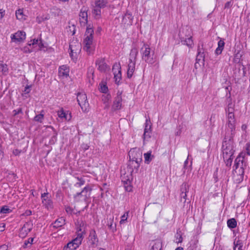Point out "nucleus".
Returning <instances> with one entry per match:
<instances>
[{"label":"nucleus","mask_w":250,"mask_h":250,"mask_svg":"<svg viewBox=\"0 0 250 250\" xmlns=\"http://www.w3.org/2000/svg\"><path fill=\"white\" fill-rule=\"evenodd\" d=\"M122 182L124 183V188H127L130 183L129 179L125 178V176H122Z\"/></svg>","instance_id":"obj_41"},{"label":"nucleus","mask_w":250,"mask_h":250,"mask_svg":"<svg viewBox=\"0 0 250 250\" xmlns=\"http://www.w3.org/2000/svg\"><path fill=\"white\" fill-rule=\"evenodd\" d=\"M65 223V220L63 217H60L57 219L53 224L54 228H58L62 227Z\"/></svg>","instance_id":"obj_28"},{"label":"nucleus","mask_w":250,"mask_h":250,"mask_svg":"<svg viewBox=\"0 0 250 250\" xmlns=\"http://www.w3.org/2000/svg\"><path fill=\"white\" fill-rule=\"evenodd\" d=\"M122 106V98L121 93H117V96L115 97V100L112 105V108L114 110H119L121 109Z\"/></svg>","instance_id":"obj_16"},{"label":"nucleus","mask_w":250,"mask_h":250,"mask_svg":"<svg viewBox=\"0 0 250 250\" xmlns=\"http://www.w3.org/2000/svg\"><path fill=\"white\" fill-rule=\"evenodd\" d=\"M31 42H32L33 47H34L35 48V47H38L36 49H34V51L36 50L42 49V46H43L41 40L33 39V40L31 41Z\"/></svg>","instance_id":"obj_26"},{"label":"nucleus","mask_w":250,"mask_h":250,"mask_svg":"<svg viewBox=\"0 0 250 250\" xmlns=\"http://www.w3.org/2000/svg\"><path fill=\"white\" fill-rule=\"evenodd\" d=\"M183 190L182 191L180 196H181V198H184L185 199V201L186 200V197H187V188H183Z\"/></svg>","instance_id":"obj_46"},{"label":"nucleus","mask_w":250,"mask_h":250,"mask_svg":"<svg viewBox=\"0 0 250 250\" xmlns=\"http://www.w3.org/2000/svg\"><path fill=\"white\" fill-rule=\"evenodd\" d=\"M93 38L94 30L89 25L86 27L83 41V49L88 54L92 53L94 50Z\"/></svg>","instance_id":"obj_2"},{"label":"nucleus","mask_w":250,"mask_h":250,"mask_svg":"<svg viewBox=\"0 0 250 250\" xmlns=\"http://www.w3.org/2000/svg\"><path fill=\"white\" fill-rule=\"evenodd\" d=\"M175 250H183V248L182 247H178Z\"/></svg>","instance_id":"obj_63"},{"label":"nucleus","mask_w":250,"mask_h":250,"mask_svg":"<svg viewBox=\"0 0 250 250\" xmlns=\"http://www.w3.org/2000/svg\"><path fill=\"white\" fill-rule=\"evenodd\" d=\"M21 151L18 149H16L15 150H13V153L14 155H19L21 153Z\"/></svg>","instance_id":"obj_52"},{"label":"nucleus","mask_w":250,"mask_h":250,"mask_svg":"<svg viewBox=\"0 0 250 250\" xmlns=\"http://www.w3.org/2000/svg\"><path fill=\"white\" fill-rule=\"evenodd\" d=\"M125 17H128V18H131V20H132V15L130 14H125Z\"/></svg>","instance_id":"obj_60"},{"label":"nucleus","mask_w":250,"mask_h":250,"mask_svg":"<svg viewBox=\"0 0 250 250\" xmlns=\"http://www.w3.org/2000/svg\"><path fill=\"white\" fill-rule=\"evenodd\" d=\"M112 71L114 75L121 73V67L119 64H115L113 66Z\"/></svg>","instance_id":"obj_38"},{"label":"nucleus","mask_w":250,"mask_h":250,"mask_svg":"<svg viewBox=\"0 0 250 250\" xmlns=\"http://www.w3.org/2000/svg\"><path fill=\"white\" fill-rule=\"evenodd\" d=\"M24 91L25 92H26L27 93H29V92L30 91V87L29 86H28V85H27L25 87Z\"/></svg>","instance_id":"obj_55"},{"label":"nucleus","mask_w":250,"mask_h":250,"mask_svg":"<svg viewBox=\"0 0 250 250\" xmlns=\"http://www.w3.org/2000/svg\"><path fill=\"white\" fill-rule=\"evenodd\" d=\"M114 79L115 82L116 83L119 84V82L121 81L122 79V74L121 73L116 74V75H114Z\"/></svg>","instance_id":"obj_43"},{"label":"nucleus","mask_w":250,"mask_h":250,"mask_svg":"<svg viewBox=\"0 0 250 250\" xmlns=\"http://www.w3.org/2000/svg\"><path fill=\"white\" fill-rule=\"evenodd\" d=\"M34 239L33 238H29L27 240H25L24 243V247H27L28 245H31L33 243Z\"/></svg>","instance_id":"obj_45"},{"label":"nucleus","mask_w":250,"mask_h":250,"mask_svg":"<svg viewBox=\"0 0 250 250\" xmlns=\"http://www.w3.org/2000/svg\"><path fill=\"white\" fill-rule=\"evenodd\" d=\"M25 38L26 34L22 31H18L15 33L11 35L12 42L16 43H20L23 42Z\"/></svg>","instance_id":"obj_11"},{"label":"nucleus","mask_w":250,"mask_h":250,"mask_svg":"<svg viewBox=\"0 0 250 250\" xmlns=\"http://www.w3.org/2000/svg\"><path fill=\"white\" fill-rule=\"evenodd\" d=\"M138 54V50L137 48L136 47L132 48L129 54L128 62H136Z\"/></svg>","instance_id":"obj_21"},{"label":"nucleus","mask_w":250,"mask_h":250,"mask_svg":"<svg viewBox=\"0 0 250 250\" xmlns=\"http://www.w3.org/2000/svg\"><path fill=\"white\" fill-rule=\"evenodd\" d=\"M16 16L18 20L23 21L26 20V16L23 14V9H19L16 11Z\"/></svg>","instance_id":"obj_27"},{"label":"nucleus","mask_w":250,"mask_h":250,"mask_svg":"<svg viewBox=\"0 0 250 250\" xmlns=\"http://www.w3.org/2000/svg\"><path fill=\"white\" fill-rule=\"evenodd\" d=\"M100 90L101 92L106 93L108 91V88L106 85L104 83L100 84Z\"/></svg>","instance_id":"obj_42"},{"label":"nucleus","mask_w":250,"mask_h":250,"mask_svg":"<svg viewBox=\"0 0 250 250\" xmlns=\"http://www.w3.org/2000/svg\"><path fill=\"white\" fill-rule=\"evenodd\" d=\"M57 133H55V135L52 137V140L54 141V140L56 141L57 140Z\"/></svg>","instance_id":"obj_61"},{"label":"nucleus","mask_w":250,"mask_h":250,"mask_svg":"<svg viewBox=\"0 0 250 250\" xmlns=\"http://www.w3.org/2000/svg\"><path fill=\"white\" fill-rule=\"evenodd\" d=\"M89 239L92 246L96 247L97 246L99 240L96 235V231L94 230H92L90 231Z\"/></svg>","instance_id":"obj_20"},{"label":"nucleus","mask_w":250,"mask_h":250,"mask_svg":"<svg viewBox=\"0 0 250 250\" xmlns=\"http://www.w3.org/2000/svg\"><path fill=\"white\" fill-rule=\"evenodd\" d=\"M136 62H128L127 76L128 78H131L135 71Z\"/></svg>","instance_id":"obj_22"},{"label":"nucleus","mask_w":250,"mask_h":250,"mask_svg":"<svg viewBox=\"0 0 250 250\" xmlns=\"http://www.w3.org/2000/svg\"><path fill=\"white\" fill-rule=\"evenodd\" d=\"M78 104L83 112H87L88 110L89 104L87 101L86 95L84 93H79L77 97Z\"/></svg>","instance_id":"obj_8"},{"label":"nucleus","mask_w":250,"mask_h":250,"mask_svg":"<svg viewBox=\"0 0 250 250\" xmlns=\"http://www.w3.org/2000/svg\"><path fill=\"white\" fill-rule=\"evenodd\" d=\"M32 214V211L30 210H26L24 213L22 214V215L24 216H30Z\"/></svg>","instance_id":"obj_49"},{"label":"nucleus","mask_w":250,"mask_h":250,"mask_svg":"<svg viewBox=\"0 0 250 250\" xmlns=\"http://www.w3.org/2000/svg\"><path fill=\"white\" fill-rule=\"evenodd\" d=\"M58 117L62 121H70L71 119V113L69 110H64L62 107H61L57 112Z\"/></svg>","instance_id":"obj_12"},{"label":"nucleus","mask_w":250,"mask_h":250,"mask_svg":"<svg viewBox=\"0 0 250 250\" xmlns=\"http://www.w3.org/2000/svg\"><path fill=\"white\" fill-rule=\"evenodd\" d=\"M5 11L4 10L0 9V19H2L5 15Z\"/></svg>","instance_id":"obj_50"},{"label":"nucleus","mask_w":250,"mask_h":250,"mask_svg":"<svg viewBox=\"0 0 250 250\" xmlns=\"http://www.w3.org/2000/svg\"><path fill=\"white\" fill-rule=\"evenodd\" d=\"M228 227L230 229H234L237 226V222L234 218H231L227 221Z\"/></svg>","instance_id":"obj_37"},{"label":"nucleus","mask_w":250,"mask_h":250,"mask_svg":"<svg viewBox=\"0 0 250 250\" xmlns=\"http://www.w3.org/2000/svg\"><path fill=\"white\" fill-rule=\"evenodd\" d=\"M0 250H8V247L5 245L0 246Z\"/></svg>","instance_id":"obj_53"},{"label":"nucleus","mask_w":250,"mask_h":250,"mask_svg":"<svg viewBox=\"0 0 250 250\" xmlns=\"http://www.w3.org/2000/svg\"><path fill=\"white\" fill-rule=\"evenodd\" d=\"M89 188H83V189L82 190V191L81 192V193H78L77 194L78 195H80L82 193H83L85 190L86 191V192L87 191L88 189H89ZM90 189L91 188H90Z\"/></svg>","instance_id":"obj_58"},{"label":"nucleus","mask_w":250,"mask_h":250,"mask_svg":"<svg viewBox=\"0 0 250 250\" xmlns=\"http://www.w3.org/2000/svg\"><path fill=\"white\" fill-rule=\"evenodd\" d=\"M34 47H33L32 42L31 41L30 42L25 46L23 47L21 50L24 52V53H30L32 51H34Z\"/></svg>","instance_id":"obj_36"},{"label":"nucleus","mask_w":250,"mask_h":250,"mask_svg":"<svg viewBox=\"0 0 250 250\" xmlns=\"http://www.w3.org/2000/svg\"><path fill=\"white\" fill-rule=\"evenodd\" d=\"M234 108L231 104L228 105V108L226 109L227 113V125L232 132L235 130L236 120L234 114Z\"/></svg>","instance_id":"obj_4"},{"label":"nucleus","mask_w":250,"mask_h":250,"mask_svg":"<svg viewBox=\"0 0 250 250\" xmlns=\"http://www.w3.org/2000/svg\"><path fill=\"white\" fill-rule=\"evenodd\" d=\"M9 72V69L6 64L0 62V76H6Z\"/></svg>","instance_id":"obj_25"},{"label":"nucleus","mask_w":250,"mask_h":250,"mask_svg":"<svg viewBox=\"0 0 250 250\" xmlns=\"http://www.w3.org/2000/svg\"><path fill=\"white\" fill-rule=\"evenodd\" d=\"M239 163L236 164L235 163V169L233 173V179L234 182L236 183H240L244 178V169L242 166H239Z\"/></svg>","instance_id":"obj_7"},{"label":"nucleus","mask_w":250,"mask_h":250,"mask_svg":"<svg viewBox=\"0 0 250 250\" xmlns=\"http://www.w3.org/2000/svg\"><path fill=\"white\" fill-rule=\"evenodd\" d=\"M225 46V42L223 40L220 39L219 41L218 42V47L216 49L215 53L216 54L219 55L220 54L223 50L224 49Z\"/></svg>","instance_id":"obj_29"},{"label":"nucleus","mask_w":250,"mask_h":250,"mask_svg":"<svg viewBox=\"0 0 250 250\" xmlns=\"http://www.w3.org/2000/svg\"><path fill=\"white\" fill-rule=\"evenodd\" d=\"M77 248L78 247L75 244V243H73L72 241H71L63 247V250H76Z\"/></svg>","instance_id":"obj_31"},{"label":"nucleus","mask_w":250,"mask_h":250,"mask_svg":"<svg viewBox=\"0 0 250 250\" xmlns=\"http://www.w3.org/2000/svg\"><path fill=\"white\" fill-rule=\"evenodd\" d=\"M5 224L3 223H0V231L2 232L4 230Z\"/></svg>","instance_id":"obj_51"},{"label":"nucleus","mask_w":250,"mask_h":250,"mask_svg":"<svg viewBox=\"0 0 250 250\" xmlns=\"http://www.w3.org/2000/svg\"><path fill=\"white\" fill-rule=\"evenodd\" d=\"M107 4V0H95L94 4L98 7L102 9L106 7Z\"/></svg>","instance_id":"obj_30"},{"label":"nucleus","mask_w":250,"mask_h":250,"mask_svg":"<svg viewBox=\"0 0 250 250\" xmlns=\"http://www.w3.org/2000/svg\"><path fill=\"white\" fill-rule=\"evenodd\" d=\"M92 13L96 19H99L101 17V9L97 7L95 4L93 6Z\"/></svg>","instance_id":"obj_34"},{"label":"nucleus","mask_w":250,"mask_h":250,"mask_svg":"<svg viewBox=\"0 0 250 250\" xmlns=\"http://www.w3.org/2000/svg\"><path fill=\"white\" fill-rule=\"evenodd\" d=\"M69 54L71 59L73 61H76L81 50V44L77 41L73 40L69 44Z\"/></svg>","instance_id":"obj_6"},{"label":"nucleus","mask_w":250,"mask_h":250,"mask_svg":"<svg viewBox=\"0 0 250 250\" xmlns=\"http://www.w3.org/2000/svg\"><path fill=\"white\" fill-rule=\"evenodd\" d=\"M105 99L104 100V99H103V101H104V102H107L109 99L110 98V96L109 95H106V96L104 97V98Z\"/></svg>","instance_id":"obj_56"},{"label":"nucleus","mask_w":250,"mask_h":250,"mask_svg":"<svg viewBox=\"0 0 250 250\" xmlns=\"http://www.w3.org/2000/svg\"><path fill=\"white\" fill-rule=\"evenodd\" d=\"M65 210L67 213H71L72 212V209L70 207H67L65 208Z\"/></svg>","instance_id":"obj_54"},{"label":"nucleus","mask_w":250,"mask_h":250,"mask_svg":"<svg viewBox=\"0 0 250 250\" xmlns=\"http://www.w3.org/2000/svg\"><path fill=\"white\" fill-rule=\"evenodd\" d=\"M243 247V244L241 240L236 239L233 242V250H236V248H238V250H243L242 248Z\"/></svg>","instance_id":"obj_33"},{"label":"nucleus","mask_w":250,"mask_h":250,"mask_svg":"<svg viewBox=\"0 0 250 250\" xmlns=\"http://www.w3.org/2000/svg\"><path fill=\"white\" fill-rule=\"evenodd\" d=\"M48 193L44 192L42 194V203L44 206L48 209L52 208V202L47 197Z\"/></svg>","instance_id":"obj_17"},{"label":"nucleus","mask_w":250,"mask_h":250,"mask_svg":"<svg viewBox=\"0 0 250 250\" xmlns=\"http://www.w3.org/2000/svg\"><path fill=\"white\" fill-rule=\"evenodd\" d=\"M83 238V232H78L77 234V236L75 238L73 239L72 241L73 243H75L77 247L78 248L80 245L82 244V240Z\"/></svg>","instance_id":"obj_24"},{"label":"nucleus","mask_w":250,"mask_h":250,"mask_svg":"<svg viewBox=\"0 0 250 250\" xmlns=\"http://www.w3.org/2000/svg\"><path fill=\"white\" fill-rule=\"evenodd\" d=\"M162 248V243L160 240H158L154 242L150 250H161Z\"/></svg>","instance_id":"obj_32"},{"label":"nucleus","mask_w":250,"mask_h":250,"mask_svg":"<svg viewBox=\"0 0 250 250\" xmlns=\"http://www.w3.org/2000/svg\"><path fill=\"white\" fill-rule=\"evenodd\" d=\"M33 228V224L31 222H26L19 232V236L21 238H24L28 233Z\"/></svg>","instance_id":"obj_13"},{"label":"nucleus","mask_w":250,"mask_h":250,"mask_svg":"<svg viewBox=\"0 0 250 250\" xmlns=\"http://www.w3.org/2000/svg\"><path fill=\"white\" fill-rule=\"evenodd\" d=\"M235 144L232 137H225L222 143V156L226 166L230 167L233 159V154L235 151Z\"/></svg>","instance_id":"obj_1"},{"label":"nucleus","mask_w":250,"mask_h":250,"mask_svg":"<svg viewBox=\"0 0 250 250\" xmlns=\"http://www.w3.org/2000/svg\"><path fill=\"white\" fill-rule=\"evenodd\" d=\"M186 30L188 32L187 38H185L184 36H183L182 35L180 34L181 42L183 43V44L186 45L189 48H192L193 47L194 43L192 39V36L191 29L188 26H186Z\"/></svg>","instance_id":"obj_9"},{"label":"nucleus","mask_w":250,"mask_h":250,"mask_svg":"<svg viewBox=\"0 0 250 250\" xmlns=\"http://www.w3.org/2000/svg\"><path fill=\"white\" fill-rule=\"evenodd\" d=\"M86 8L83 7L80 13V22L81 26H84L87 23V13Z\"/></svg>","instance_id":"obj_15"},{"label":"nucleus","mask_w":250,"mask_h":250,"mask_svg":"<svg viewBox=\"0 0 250 250\" xmlns=\"http://www.w3.org/2000/svg\"><path fill=\"white\" fill-rule=\"evenodd\" d=\"M43 111H42L40 114L37 115L34 118V120L36 122H38L40 123H42L43 119H44V114L42 113Z\"/></svg>","instance_id":"obj_39"},{"label":"nucleus","mask_w":250,"mask_h":250,"mask_svg":"<svg viewBox=\"0 0 250 250\" xmlns=\"http://www.w3.org/2000/svg\"><path fill=\"white\" fill-rule=\"evenodd\" d=\"M246 155L250 156V143H248L246 144L244 147L243 151L241 152L236 158L235 163L238 164L241 162L243 163Z\"/></svg>","instance_id":"obj_10"},{"label":"nucleus","mask_w":250,"mask_h":250,"mask_svg":"<svg viewBox=\"0 0 250 250\" xmlns=\"http://www.w3.org/2000/svg\"><path fill=\"white\" fill-rule=\"evenodd\" d=\"M126 190L128 192L132 191V188H125Z\"/></svg>","instance_id":"obj_64"},{"label":"nucleus","mask_w":250,"mask_h":250,"mask_svg":"<svg viewBox=\"0 0 250 250\" xmlns=\"http://www.w3.org/2000/svg\"><path fill=\"white\" fill-rule=\"evenodd\" d=\"M142 59L147 63L152 64L155 61L154 50L147 43H144L140 49Z\"/></svg>","instance_id":"obj_3"},{"label":"nucleus","mask_w":250,"mask_h":250,"mask_svg":"<svg viewBox=\"0 0 250 250\" xmlns=\"http://www.w3.org/2000/svg\"><path fill=\"white\" fill-rule=\"evenodd\" d=\"M13 112L14 113V115L16 116V115L22 113V109L21 108H20L19 109L14 110Z\"/></svg>","instance_id":"obj_48"},{"label":"nucleus","mask_w":250,"mask_h":250,"mask_svg":"<svg viewBox=\"0 0 250 250\" xmlns=\"http://www.w3.org/2000/svg\"><path fill=\"white\" fill-rule=\"evenodd\" d=\"M128 155L132 164L135 162L136 165L134 167L137 169L139 167L141 162L142 161V152L140 149L133 148L130 150Z\"/></svg>","instance_id":"obj_5"},{"label":"nucleus","mask_w":250,"mask_h":250,"mask_svg":"<svg viewBox=\"0 0 250 250\" xmlns=\"http://www.w3.org/2000/svg\"><path fill=\"white\" fill-rule=\"evenodd\" d=\"M96 64L98 69L101 72H105L109 68V67L105 63V60L104 58H99L96 61Z\"/></svg>","instance_id":"obj_14"},{"label":"nucleus","mask_w":250,"mask_h":250,"mask_svg":"<svg viewBox=\"0 0 250 250\" xmlns=\"http://www.w3.org/2000/svg\"><path fill=\"white\" fill-rule=\"evenodd\" d=\"M129 211H126L122 216H121V220L120 222V224H123L125 222V221H126L127 219Z\"/></svg>","instance_id":"obj_44"},{"label":"nucleus","mask_w":250,"mask_h":250,"mask_svg":"<svg viewBox=\"0 0 250 250\" xmlns=\"http://www.w3.org/2000/svg\"><path fill=\"white\" fill-rule=\"evenodd\" d=\"M12 211V210L10 209L8 206H4L2 207L0 209V213L7 214L9 213Z\"/></svg>","instance_id":"obj_40"},{"label":"nucleus","mask_w":250,"mask_h":250,"mask_svg":"<svg viewBox=\"0 0 250 250\" xmlns=\"http://www.w3.org/2000/svg\"><path fill=\"white\" fill-rule=\"evenodd\" d=\"M181 35H183L185 38H187V35H188V32L186 30V27L183 28L182 32H180ZM179 36H180V34H179Z\"/></svg>","instance_id":"obj_47"},{"label":"nucleus","mask_w":250,"mask_h":250,"mask_svg":"<svg viewBox=\"0 0 250 250\" xmlns=\"http://www.w3.org/2000/svg\"><path fill=\"white\" fill-rule=\"evenodd\" d=\"M247 128V126L246 125H245V124L242 125L241 126V128L243 130H244V131L246 130Z\"/></svg>","instance_id":"obj_57"},{"label":"nucleus","mask_w":250,"mask_h":250,"mask_svg":"<svg viewBox=\"0 0 250 250\" xmlns=\"http://www.w3.org/2000/svg\"><path fill=\"white\" fill-rule=\"evenodd\" d=\"M107 225L108 229L112 232L116 231V224L114 222V217L112 216L107 220Z\"/></svg>","instance_id":"obj_23"},{"label":"nucleus","mask_w":250,"mask_h":250,"mask_svg":"<svg viewBox=\"0 0 250 250\" xmlns=\"http://www.w3.org/2000/svg\"><path fill=\"white\" fill-rule=\"evenodd\" d=\"M69 68L66 65H63L59 67V76L62 78H66L68 77Z\"/></svg>","instance_id":"obj_18"},{"label":"nucleus","mask_w":250,"mask_h":250,"mask_svg":"<svg viewBox=\"0 0 250 250\" xmlns=\"http://www.w3.org/2000/svg\"><path fill=\"white\" fill-rule=\"evenodd\" d=\"M182 240H183V238L181 236H180L179 239H178V243H181L182 242Z\"/></svg>","instance_id":"obj_59"},{"label":"nucleus","mask_w":250,"mask_h":250,"mask_svg":"<svg viewBox=\"0 0 250 250\" xmlns=\"http://www.w3.org/2000/svg\"><path fill=\"white\" fill-rule=\"evenodd\" d=\"M150 129L151 125H150V121L147 119L145 123V128L143 135L144 141L147 140L148 139L150 138L151 133Z\"/></svg>","instance_id":"obj_19"},{"label":"nucleus","mask_w":250,"mask_h":250,"mask_svg":"<svg viewBox=\"0 0 250 250\" xmlns=\"http://www.w3.org/2000/svg\"><path fill=\"white\" fill-rule=\"evenodd\" d=\"M151 151H149L144 154L145 163L148 164L152 161L153 156L151 155Z\"/></svg>","instance_id":"obj_35"},{"label":"nucleus","mask_w":250,"mask_h":250,"mask_svg":"<svg viewBox=\"0 0 250 250\" xmlns=\"http://www.w3.org/2000/svg\"><path fill=\"white\" fill-rule=\"evenodd\" d=\"M60 1L62 2H68L69 0H59Z\"/></svg>","instance_id":"obj_62"}]
</instances>
